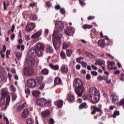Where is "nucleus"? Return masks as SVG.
<instances>
[{
  "label": "nucleus",
  "mask_w": 124,
  "mask_h": 124,
  "mask_svg": "<svg viewBox=\"0 0 124 124\" xmlns=\"http://www.w3.org/2000/svg\"><path fill=\"white\" fill-rule=\"evenodd\" d=\"M74 87H75V91L78 94V96L81 97L85 91V87H84V83L81 79L77 78L74 82Z\"/></svg>",
  "instance_id": "obj_1"
},
{
  "label": "nucleus",
  "mask_w": 124,
  "mask_h": 124,
  "mask_svg": "<svg viewBox=\"0 0 124 124\" xmlns=\"http://www.w3.org/2000/svg\"><path fill=\"white\" fill-rule=\"evenodd\" d=\"M89 96L92 104H95V103L98 102L99 100V92L96 89L94 88L89 89Z\"/></svg>",
  "instance_id": "obj_2"
},
{
  "label": "nucleus",
  "mask_w": 124,
  "mask_h": 124,
  "mask_svg": "<svg viewBox=\"0 0 124 124\" xmlns=\"http://www.w3.org/2000/svg\"><path fill=\"white\" fill-rule=\"evenodd\" d=\"M52 36L53 37L52 39L53 45L55 49L57 50V42H60V43L62 42V34L58 31H54Z\"/></svg>",
  "instance_id": "obj_3"
},
{
  "label": "nucleus",
  "mask_w": 124,
  "mask_h": 124,
  "mask_svg": "<svg viewBox=\"0 0 124 124\" xmlns=\"http://www.w3.org/2000/svg\"><path fill=\"white\" fill-rule=\"evenodd\" d=\"M91 108L93 109V110L91 112L92 115H95V113H96V112L99 113H101V112H102V105L101 104H99L98 105V107L91 106Z\"/></svg>",
  "instance_id": "obj_4"
},
{
  "label": "nucleus",
  "mask_w": 124,
  "mask_h": 124,
  "mask_svg": "<svg viewBox=\"0 0 124 124\" xmlns=\"http://www.w3.org/2000/svg\"><path fill=\"white\" fill-rule=\"evenodd\" d=\"M24 72L27 76H32L34 74V70L31 67H26L24 68Z\"/></svg>",
  "instance_id": "obj_5"
},
{
  "label": "nucleus",
  "mask_w": 124,
  "mask_h": 124,
  "mask_svg": "<svg viewBox=\"0 0 124 124\" xmlns=\"http://www.w3.org/2000/svg\"><path fill=\"white\" fill-rule=\"evenodd\" d=\"M27 85L29 88L32 89L36 86V81L33 78H30L27 80Z\"/></svg>",
  "instance_id": "obj_6"
},
{
  "label": "nucleus",
  "mask_w": 124,
  "mask_h": 124,
  "mask_svg": "<svg viewBox=\"0 0 124 124\" xmlns=\"http://www.w3.org/2000/svg\"><path fill=\"white\" fill-rule=\"evenodd\" d=\"M55 28L58 30V31H62L63 30L64 28V27L63 26V23L61 22V21H57L55 23Z\"/></svg>",
  "instance_id": "obj_7"
},
{
  "label": "nucleus",
  "mask_w": 124,
  "mask_h": 124,
  "mask_svg": "<svg viewBox=\"0 0 124 124\" xmlns=\"http://www.w3.org/2000/svg\"><path fill=\"white\" fill-rule=\"evenodd\" d=\"M35 28V24L34 23H30L26 26L25 30L27 31H31L34 30Z\"/></svg>",
  "instance_id": "obj_8"
},
{
  "label": "nucleus",
  "mask_w": 124,
  "mask_h": 124,
  "mask_svg": "<svg viewBox=\"0 0 124 124\" xmlns=\"http://www.w3.org/2000/svg\"><path fill=\"white\" fill-rule=\"evenodd\" d=\"M65 33L67 34V35H72L74 33V29L72 27H67L65 29Z\"/></svg>",
  "instance_id": "obj_9"
},
{
  "label": "nucleus",
  "mask_w": 124,
  "mask_h": 124,
  "mask_svg": "<svg viewBox=\"0 0 124 124\" xmlns=\"http://www.w3.org/2000/svg\"><path fill=\"white\" fill-rule=\"evenodd\" d=\"M47 103V100L44 98H40L37 101V105L44 106Z\"/></svg>",
  "instance_id": "obj_10"
},
{
  "label": "nucleus",
  "mask_w": 124,
  "mask_h": 124,
  "mask_svg": "<svg viewBox=\"0 0 124 124\" xmlns=\"http://www.w3.org/2000/svg\"><path fill=\"white\" fill-rule=\"evenodd\" d=\"M9 94L8 90H7V88H3L1 89V97L2 98H5L7 95Z\"/></svg>",
  "instance_id": "obj_11"
},
{
  "label": "nucleus",
  "mask_w": 124,
  "mask_h": 124,
  "mask_svg": "<svg viewBox=\"0 0 124 124\" xmlns=\"http://www.w3.org/2000/svg\"><path fill=\"white\" fill-rule=\"evenodd\" d=\"M28 56L30 58L33 59L36 56V50L34 49H30L28 52Z\"/></svg>",
  "instance_id": "obj_12"
},
{
  "label": "nucleus",
  "mask_w": 124,
  "mask_h": 124,
  "mask_svg": "<svg viewBox=\"0 0 124 124\" xmlns=\"http://www.w3.org/2000/svg\"><path fill=\"white\" fill-rule=\"evenodd\" d=\"M54 104L57 108H62L63 105V102L62 101V100H58L54 102Z\"/></svg>",
  "instance_id": "obj_13"
},
{
  "label": "nucleus",
  "mask_w": 124,
  "mask_h": 124,
  "mask_svg": "<svg viewBox=\"0 0 124 124\" xmlns=\"http://www.w3.org/2000/svg\"><path fill=\"white\" fill-rule=\"evenodd\" d=\"M26 62L28 65H34L35 64V61L34 58H30L26 61Z\"/></svg>",
  "instance_id": "obj_14"
},
{
  "label": "nucleus",
  "mask_w": 124,
  "mask_h": 124,
  "mask_svg": "<svg viewBox=\"0 0 124 124\" xmlns=\"http://www.w3.org/2000/svg\"><path fill=\"white\" fill-rule=\"evenodd\" d=\"M112 102L114 103V104H118V101H119V97L117 94H113L112 95Z\"/></svg>",
  "instance_id": "obj_15"
},
{
  "label": "nucleus",
  "mask_w": 124,
  "mask_h": 124,
  "mask_svg": "<svg viewBox=\"0 0 124 124\" xmlns=\"http://www.w3.org/2000/svg\"><path fill=\"white\" fill-rule=\"evenodd\" d=\"M36 50L44 51V45L42 43H38L36 45Z\"/></svg>",
  "instance_id": "obj_16"
},
{
  "label": "nucleus",
  "mask_w": 124,
  "mask_h": 124,
  "mask_svg": "<svg viewBox=\"0 0 124 124\" xmlns=\"http://www.w3.org/2000/svg\"><path fill=\"white\" fill-rule=\"evenodd\" d=\"M98 45L101 47V48H104L105 47L106 45L105 44V41L104 40H100L98 41Z\"/></svg>",
  "instance_id": "obj_17"
},
{
  "label": "nucleus",
  "mask_w": 124,
  "mask_h": 124,
  "mask_svg": "<svg viewBox=\"0 0 124 124\" xmlns=\"http://www.w3.org/2000/svg\"><path fill=\"white\" fill-rule=\"evenodd\" d=\"M28 115H29V110L27 109H24L21 113V117L26 118L28 117Z\"/></svg>",
  "instance_id": "obj_18"
},
{
  "label": "nucleus",
  "mask_w": 124,
  "mask_h": 124,
  "mask_svg": "<svg viewBox=\"0 0 124 124\" xmlns=\"http://www.w3.org/2000/svg\"><path fill=\"white\" fill-rule=\"evenodd\" d=\"M50 115V111L49 110L46 109L43 112H42V116L44 117V118H46V117H49Z\"/></svg>",
  "instance_id": "obj_19"
},
{
  "label": "nucleus",
  "mask_w": 124,
  "mask_h": 124,
  "mask_svg": "<svg viewBox=\"0 0 124 124\" xmlns=\"http://www.w3.org/2000/svg\"><path fill=\"white\" fill-rule=\"evenodd\" d=\"M104 63H105V62H104V61H103V60L102 59H100L97 60L96 61V62H95V65H97V64H98V65H103Z\"/></svg>",
  "instance_id": "obj_20"
},
{
  "label": "nucleus",
  "mask_w": 124,
  "mask_h": 124,
  "mask_svg": "<svg viewBox=\"0 0 124 124\" xmlns=\"http://www.w3.org/2000/svg\"><path fill=\"white\" fill-rule=\"evenodd\" d=\"M41 35V31H38L36 33L33 34L31 35V38H37V37H39Z\"/></svg>",
  "instance_id": "obj_21"
},
{
  "label": "nucleus",
  "mask_w": 124,
  "mask_h": 124,
  "mask_svg": "<svg viewBox=\"0 0 124 124\" xmlns=\"http://www.w3.org/2000/svg\"><path fill=\"white\" fill-rule=\"evenodd\" d=\"M49 67L53 70H59V65H53L52 63H49Z\"/></svg>",
  "instance_id": "obj_22"
},
{
  "label": "nucleus",
  "mask_w": 124,
  "mask_h": 124,
  "mask_svg": "<svg viewBox=\"0 0 124 124\" xmlns=\"http://www.w3.org/2000/svg\"><path fill=\"white\" fill-rule=\"evenodd\" d=\"M62 83V79L59 77H57L54 80V85H60Z\"/></svg>",
  "instance_id": "obj_23"
},
{
  "label": "nucleus",
  "mask_w": 124,
  "mask_h": 124,
  "mask_svg": "<svg viewBox=\"0 0 124 124\" xmlns=\"http://www.w3.org/2000/svg\"><path fill=\"white\" fill-rule=\"evenodd\" d=\"M61 69L63 73H66L68 72V68L67 67V65H62V66Z\"/></svg>",
  "instance_id": "obj_24"
},
{
  "label": "nucleus",
  "mask_w": 124,
  "mask_h": 124,
  "mask_svg": "<svg viewBox=\"0 0 124 124\" xmlns=\"http://www.w3.org/2000/svg\"><path fill=\"white\" fill-rule=\"evenodd\" d=\"M36 55H37L38 57H42L43 56V51L41 49H36Z\"/></svg>",
  "instance_id": "obj_25"
},
{
  "label": "nucleus",
  "mask_w": 124,
  "mask_h": 124,
  "mask_svg": "<svg viewBox=\"0 0 124 124\" xmlns=\"http://www.w3.org/2000/svg\"><path fill=\"white\" fill-rule=\"evenodd\" d=\"M115 64V62H109L107 66L108 70L113 69V66Z\"/></svg>",
  "instance_id": "obj_26"
},
{
  "label": "nucleus",
  "mask_w": 124,
  "mask_h": 124,
  "mask_svg": "<svg viewBox=\"0 0 124 124\" xmlns=\"http://www.w3.org/2000/svg\"><path fill=\"white\" fill-rule=\"evenodd\" d=\"M43 79H44V77L42 76L37 77L35 78V80L37 83H41L43 81Z\"/></svg>",
  "instance_id": "obj_27"
},
{
  "label": "nucleus",
  "mask_w": 124,
  "mask_h": 124,
  "mask_svg": "<svg viewBox=\"0 0 124 124\" xmlns=\"http://www.w3.org/2000/svg\"><path fill=\"white\" fill-rule=\"evenodd\" d=\"M85 54L86 55L87 57H88L90 59H94L95 56L93 55L92 53L90 52H86Z\"/></svg>",
  "instance_id": "obj_28"
},
{
  "label": "nucleus",
  "mask_w": 124,
  "mask_h": 124,
  "mask_svg": "<svg viewBox=\"0 0 124 124\" xmlns=\"http://www.w3.org/2000/svg\"><path fill=\"white\" fill-rule=\"evenodd\" d=\"M41 73L43 74V75H48L49 74V70L48 69H43L42 70Z\"/></svg>",
  "instance_id": "obj_29"
},
{
  "label": "nucleus",
  "mask_w": 124,
  "mask_h": 124,
  "mask_svg": "<svg viewBox=\"0 0 124 124\" xmlns=\"http://www.w3.org/2000/svg\"><path fill=\"white\" fill-rule=\"evenodd\" d=\"M67 100L69 102H73L74 101V96L73 95L68 94L67 97Z\"/></svg>",
  "instance_id": "obj_30"
},
{
  "label": "nucleus",
  "mask_w": 124,
  "mask_h": 124,
  "mask_svg": "<svg viewBox=\"0 0 124 124\" xmlns=\"http://www.w3.org/2000/svg\"><path fill=\"white\" fill-rule=\"evenodd\" d=\"M25 106H26V103H23L21 106H19L16 109V111L20 112L22 111V110L25 108Z\"/></svg>",
  "instance_id": "obj_31"
},
{
  "label": "nucleus",
  "mask_w": 124,
  "mask_h": 124,
  "mask_svg": "<svg viewBox=\"0 0 124 124\" xmlns=\"http://www.w3.org/2000/svg\"><path fill=\"white\" fill-rule=\"evenodd\" d=\"M32 94L34 96H38L40 94V92L37 90L33 91Z\"/></svg>",
  "instance_id": "obj_32"
},
{
  "label": "nucleus",
  "mask_w": 124,
  "mask_h": 124,
  "mask_svg": "<svg viewBox=\"0 0 124 124\" xmlns=\"http://www.w3.org/2000/svg\"><path fill=\"white\" fill-rule=\"evenodd\" d=\"M60 56L62 59V60H64L66 58V55H65V53L63 51L61 52Z\"/></svg>",
  "instance_id": "obj_33"
},
{
  "label": "nucleus",
  "mask_w": 124,
  "mask_h": 124,
  "mask_svg": "<svg viewBox=\"0 0 124 124\" xmlns=\"http://www.w3.org/2000/svg\"><path fill=\"white\" fill-rule=\"evenodd\" d=\"M30 18L32 21H35L37 19V16L35 14H32L30 16Z\"/></svg>",
  "instance_id": "obj_34"
},
{
  "label": "nucleus",
  "mask_w": 124,
  "mask_h": 124,
  "mask_svg": "<svg viewBox=\"0 0 124 124\" xmlns=\"http://www.w3.org/2000/svg\"><path fill=\"white\" fill-rule=\"evenodd\" d=\"M5 103V98H2L1 97L0 98V106H2Z\"/></svg>",
  "instance_id": "obj_35"
},
{
  "label": "nucleus",
  "mask_w": 124,
  "mask_h": 124,
  "mask_svg": "<svg viewBox=\"0 0 124 124\" xmlns=\"http://www.w3.org/2000/svg\"><path fill=\"white\" fill-rule=\"evenodd\" d=\"M66 53L68 57H71V55H72V50L68 49L66 51Z\"/></svg>",
  "instance_id": "obj_36"
},
{
  "label": "nucleus",
  "mask_w": 124,
  "mask_h": 124,
  "mask_svg": "<svg viewBox=\"0 0 124 124\" xmlns=\"http://www.w3.org/2000/svg\"><path fill=\"white\" fill-rule=\"evenodd\" d=\"M46 51L47 53H49L51 54L53 52V49L52 48V47L48 46L46 48Z\"/></svg>",
  "instance_id": "obj_37"
},
{
  "label": "nucleus",
  "mask_w": 124,
  "mask_h": 124,
  "mask_svg": "<svg viewBox=\"0 0 124 124\" xmlns=\"http://www.w3.org/2000/svg\"><path fill=\"white\" fill-rule=\"evenodd\" d=\"M69 47V43H64L63 44L62 48L63 49H67Z\"/></svg>",
  "instance_id": "obj_38"
},
{
  "label": "nucleus",
  "mask_w": 124,
  "mask_h": 124,
  "mask_svg": "<svg viewBox=\"0 0 124 124\" xmlns=\"http://www.w3.org/2000/svg\"><path fill=\"white\" fill-rule=\"evenodd\" d=\"M83 28L85 30L87 29H92V28H93V26L88 25V24H85L83 26Z\"/></svg>",
  "instance_id": "obj_39"
},
{
  "label": "nucleus",
  "mask_w": 124,
  "mask_h": 124,
  "mask_svg": "<svg viewBox=\"0 0 124 124\" xmlns=\"http://www.w3.org/2000/svg\"><path fill=\"white\" fill-rule=\"evenodd\" d=\"M6 78L4 76H0V82H6Z\"/></svg>",
  "instance_id": "obj_40"
},
{
  "label": "nucleus",
  "mask_w": 124,
  "mask_h": 124,
  "mask_svg": "<svg viewBox=\"0 0 124 124\" xmlns=\"http://www.w3.org/2000/svg\"><path fill=\"white\" fill-rule=\"evenodd\" d=\"M16 54L17 60H20V59H21L22 57V54H21V53L19 52H16Z\"/></svg>",
  "instance_id": "obj_41"
},
{
  "label": "nucleus",
  "mask_w": 124,
  "mask_h": 124,
  "mask_svg": "<svg viewBox=\"0 0 124 124\" xmlns=\"http://www.w3.org/2000/svg\"><path fill=\"white\" fill-rule=\"evenodd\" d=\"M9 102H10V96H7L6 97V106H7L8 104H9Z\"/></svg>",
  "instance_id": "obj_42"
},
{
  "label": "nucleus",
  "mask_w": 124,
  "mask_h": 124,
  "mask_svg": "<svg viewBox=\"0 0 124 124\" xmlns=\"http://www.w3.org/2000/svg\"><path fill=\"white\" fill-rule=\"evenodd\" d=\"M120 115V112L119 111H115L114 112V114L112 115L113 118H116V116H119Z\"/></svg>",
  "instance_id": "obj_43"
},
{
  "label": "nucleus",
  "mask_w": 124,
  "mask_h": 124,
  "mask_svg": "<svg viewBox=\"0 0 124 124\" xmlns=\"http://www.w3.org/2000/svg\"><path fill=\"white\" fill-rule=\"evenodd\" d=\"M87 105V103H83L80 105L79 108V109H83V108H85V107Z\"/></svg>",
  "instance_id": "obj_44"
},
{
  "label": "nucleus",
  "mask_w": 124,
  "mask_h": 124,
  "mask_svg": "<svg viewBox=\"0 0 124 124\" xmlns=\"http://www.w3.org/2000/svg\"><path fill=\"white\" fill-rule=\"evenodd\" d=\"M27 124H33V121L31 118H29L27 120Z\"/></svg>",
  "instance_id": "obj_45"
},
{
  "label": "nucleus",
  "mask_w": 124,
  "mask_h": 124,
  "mask_svg": "<svg viewBox=\"0 0 124 124\" xmlns=\"http://www.w3.org/2000/svg\"><path fill=\"white\" fill-rule=\"evenodd\" d=\"M10 90L11 92H15L16 91V89L15 88V87H14L13 85H11L10 87Z\"/></svg>",
  "instance_id": "obj_46"
},
{
  "label": "nucleus",
  "mask_w": 124,
  "mask_h": 124,
  "mask_svg": "<svg viewBox=\"0 0 124 124\" xmlns=\"http://www.w3.org/2000/svg\"><path fill=\"white\" fill-rule=\"evenodd\" d=\"M45 87V84H44V83H41L40 85V87L39 88V90H43L44 89Z\"/></svg>",
  "instance_id": "obj_47"
},
{
  "label": "nucleus",
  "mask_w": 124,
  "mask_h": 124,
  "mask_svg": "<svg viewBox=\"0 0 124 124\" xmlns=\"http://www.w3.org/2000/svg\"><path fill=\"white\" fill-rule=\"evenodd\" d=\"M30 7H35L36 6V3L35 2H33L30 4Z\"/></svg>",
  "instance_id": "obj_48"
},
{
  "label": "nucleus",
  "mask_w": 124,
  "mask_h": 124,
  "mask_svg": "<svg viewBox=\"0 0 124 124\" xmlns=\"http://www.w3.org/2000/svg\"><path fill=\"white\" fill-rule=\"evenodd\" d=\"M25 93H26V94H30V93H31V91H30V89H29L28 88H26L25 90Z\"/></svg>",
  "instance_id": "obj_49"
},
{
  "label": "nucleus",
  "mask_w": 124,
  "mask_h": 124,
  "mask_svg": "<svg viewBox=\"0 0 124 124\" xmlns=\"http://www.w3.org/2000/svg\"><path fill=\"white\" fill-rule=\"evenodd\" d=\"M97 79L99 81H102V80H104V78L101 76H98L97 77Z\"/></svg>",
  "instance_id": "obj_50"
},
{
  "label": "nucleus",
  "mask_w": 124,
  "mask_h": 124,
  "mask_svg": "<svg viewBox=\"0 0 124 124\" xmlns=\"http://www.w3.org/2000/svg\"><path fill=\"white\" fill-rule=\"evenodd\" d=\"M91 74H92V75H93V76H97V72L95 71H92L91 72Z\"/></svg>",
  "instance_id": "obj_51"
},
{
  "label": "nucleus",
  "mask_w": 124,
  "mask_h": 124,
  "mask_svg": "<svg viewBox=\"0 0 124 124\" xmlns=\"http://www.w3.org/2000/svg\"><path fill=\"white\" fill-rule=\"evenodd\" d=\"M122 105H124V98L122 99L119 103V106H122Z\"/></svg>",
  "instance_id": "obj_52"
},
{
  "label": "nucleus",
  "mask_w": 124,
  "mask_h": 124,
  "mask_svg": "<svg viewBox=\"0 0 124 124\" xmlns=\"http://www.w3.org/2000/svg\"><path fill=\"white\" fill-rule=\"evenodd\" d=\"M81 64L83 66V67H87V63L85 62H81Z\"/></svg>",
  "instance_id": "obj_53"
},
{
  "label": "nucleus",
  "mask_w": 124,
  "mask_h": 124,
  "mask_svg": "<svg viewBox=\"0 0 124 124\" xmlns=\"http://www.w3.org/2000/svg\"><path fill=\"white\" fill-rule=\"evenodd\" d=\"M49 124H54V119H53L52 118H51L50 119H49Z\"/></svg>",
  "instance_id": "obj_54"
},
{
  "label": "nucleus",
  "mask_w": 124,
  "mask_h": 124,
  "mask_svg": "<svg viewBox=\"0 0 124 124\" xmlns=\"http://www.w3.org/2000/svg\"><path fill=\"white\" fill-rule=\"evenodd\" d=\"M60 12H61V13H62V14H65V11L64 10V9L62 8L60 10Z\"/></svg>",
  "instance_id": "obj_55"
},
{
  "label": "nucleus",
  "mask_w": 124,
  "mask_h": 124,
  "mask_svg": "<svg viewBox=\"0 0 124 124\" xmlns=\"http://www.w3.org/2000/svg\"><path fill=\"white\" fill-rule=\"evenodd\" d=\"M91 66L92 67V69H93V70H97V68L94 65L92 64L91 65Z\"/></svg>",
  "instance_id": "obj_56"
},
{
  "label": "nucleus",
  "mask_w": 124,
  "mask_h": 124,
  "mask_svg": "<svg viewBox=\"0 0 124 124\" xmlns=\"http://www.w3.org/2000/svg\"><path fill=\"white\" fill-rule=\"evenodd\" d=\"M86 79L87 80H90L91 79V75L88 74L86 75Z\"/></svg>",
  "instance_id": "obj_57"
},
{
  "label": "nucleus",
  "mask_w": 124,
  "mask_h": 124,
  "mask_svg": "<svg viewBox=\"0 0 124 124\" xmlns=\"http://www.w3.org/2000/svg\"><path fill=\"white\" fill-rule=\"evenodd\" d=\"M4 120H5L6 124H9V121H8V119L6 117H4Z\"/></svg>",
  "instance_id": "obj_58"
},
{
  "label": "nucleus",
  "mask_w": 124,
  "mask_h": 124,
  "mask_svg": "<svg viewBox=\"0 0 124 124\" xmlns=\"http://www.w3.org/2000/svg\"><path fill=\"white\" fill-rule=\"evenodd\" d=\"M48 33H49V30L48 29H46L45 31V35H48Z\"/></svg>",
  "instance_id": "obj_59"
},
{
  "label": "nucleus",
  "mask_w": 124,
  "mask_h": 124,
  "mask_svg": "<svg viewBox=\"0 0 124 124\" xmlns=\"http://www.w3.org/2000/svg\"><path fill=\"white\" fill-rule=\"evenodd\" d=\"M46 6H48V7L51 6V2H50V1H46Z\"/></svg>",
  "instance_id": "obj_60"
},
{
  "label": "nucleus",
  "mask_w": 124,
  "mask_h": 124,
  "mask_svg": "<svg viewBox=\"0 0 124 124\" xmlns=\"http://www.w3.org/2000/svg\"><path fill=\"white\" fill-rule=\"evenodd\" d=\"M6 6H7L6 5V4L5 3V2H3V7H4V10H6V9H7Z\"/></svg>",
  "instance_id": "obj_61"
},
{
  "label": "nucleus",
  "mask_w": 124,
  "mask_h": 124,
  "mask_svg": "<svg viewBox=\"0 0 124 124\" xmlns=\"http://www.w3.org/2000/svg\"><path fill=\"white\" fill-rule=\"evenodd\" d=\"M93 19H94V16H89L88 17V20H93Z\"/></svg>",
  "instance_id": "obj_62"
},
{
  "label": "nucleus",
  "mask_w": 124,
  "mask_h": 124,
  "mask_svg": "<svg viewBox=\"0 0 124 124\" xmlns=\"http://www.w3.org/2000/svg\"><path fill=\"white\" fill-rule=\"evenodd\" d=\"M114 74H119V73H121V71L119 70H117L114 72Z\"/></svg>",
  "instance_id": "obj_63"
},
{
  "label": "nucleus",
  "mask_w": 124,
  "mask_h": 124,
  "mask_svg": "<svg viewBox=\"0 0 124 124\" xmlns=\"http://www.w3.org/2000/svg\"><path fill=\"white\" fill-rule=\"evenodd\" d=\"M55 9L57 10H59V9H61V6L57 5L55 6Z\"/></svg>",
  "instance_id": "obj_64"
}]
</instances>
